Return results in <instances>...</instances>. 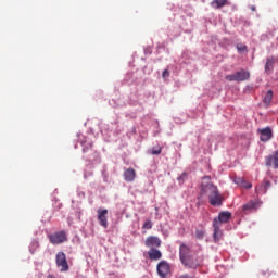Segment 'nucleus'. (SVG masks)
I'll use <instances>...</instances> for the list:
<instances>
[{
	"mask_svg": "<svg viewBox=\"0 0 278 278\" xmlns=\"http://www.w3.org/2000/svg\"><path fill=\"white\" fill-rule=\"evenodd\" d=\"M190 256V247H188L186 243H181L179 247L180 262H186V258Z\"/></svg>",
	"mask_w": 278,
	"mask_h": 278,
	"instance_id": "nucleus-11",
	"label": "nucleus"
},
{
	"mask_svg": "<svg viewBox=\"0 0 278 278\" xmlns=\"http://www.w3.org/2000/svg\"><path fill=\"white\" fill-rule=\"evenodd\" d=\"M214 220H217L218 226L223 224L229 223L231 220V212L229 211H223L218 214V217H215Z\"/></svg>",
	"mask_w": 278,
	"mask_h": 278,
	"instance_id": "nucleus-7",
	"label": "nucleus"
},
{
	"mask_svg": "<svg viewBox=\"0 0 278 278\" xmlns=\"http://www.w3.org/2000/svg\"><path fill=\"white\" fill-rule=\"evenodd\" d=\"M181 264H184L186 268L195 270V268H199V266L203 264V256H187L186 261H182Z\"/></svg>",
	"mask_w": 278,
	"mask_h": 278,
	"instance_id": "nucleus-4",
	"label": "nucleus"
},
{
	"mask_svg": "<svg viewBox=\"0 0 278 278\" xmlns=\"http://www.w3.org/2000/svg\"><path fill=\"white\" fill-rule=\"evenodd\" d=\"M186 179V174H182L181 176L178 177V181H184Z\"/></svg>",
	"mask_w": 278,
	"mask_h": 278,
	"instance_id": "nucleus-28",
	"label": "nucleus"
},
{
	"mask_svg": "<svg viewBox=\"0 0 278 278\" xmlns=\"http://www.w3.org/2000/svg\"><path fill=\"white\" fill-rule=\"evenodd\" d=\"M266 166H273L275 169L278 168V150L275 152V155H269L265 159Z\"/></svg>",
	"mask_w": 278,
	"mask_h": 278,
	"instance_id": "nucleus-12",
	"label": "nucleus"
},
{
	"mask_svg": "<svg viewBox=\"0 0 278 278\" xmlns=\"http://www.w3.org/2000/svg\"><path fill=\"white\" fill-rule=\"evenodd\" d=\"M256 205L257 203H255L254 201H250L242 206V210L243 212H251V210H255Z\"/></svg>",
	"mask_w": 278,
	"mask_h": 278,
	"instance_id": "nucleus-20",
	"label": "nucleus"
},
{
	"mask_svg": "<svg viewBox=\"0 0 278 278\" xmlns=\"http://www.w3.org/2000/svg\"><path fill=\"white\" fill-rule=\"evenodd\" d=\"M277 63V59L275 56H268L265 62V73L266 75H270L273 71H275V64Z\"/></svg>",
	"mask_w": 278,
	"mask_h": 278,
	"instance_id": "nucleus-10",
	"label": "nucleus"
},
{
	"mask_svg": "<svg viewBox=\"0 0 278 278\" xmlns=\"http://www.w3.org/2000/svg\"><path fill=\"white\" fill-rule=\"evenodd\" d=\"M150 260H162V252L157 249H150L148 252Z\"/></svg>",
	"mask_w": 278,
	"mask_h": 278,
	"instance_id": "nucleus-18",
	"label": "nucleus"
},
{
	"mask_svg": "<svg viewBox=\"0 0 278 278\" xmlns=\"http://www.w3.org/2000/svg\"><path fill=\"white\" fill-rule=\"evenodd\" d=\"M206 192L208 194V203L214 207H220V205H223L225 198H223V194H220L218 187L214 186L213 184H208L206 186Z\"/></svg>",
	"mask_w": 278,
	"mask_h": 278,
	"instance_id": "nucleus-1",
	"label": "nucleus"
},
{
	"mask_svg": "<svg viewBox=\"0 0 278 278\" xmlns=\"http://www.w3.org/2000/svg\"><path fill=\"white\" fill-rule=\"evenodd\" d=\"M244 178L243 177H235V184H237V186H241L243 184Z\"/></svg>",
	"mask_w": 278,
	"mask_h": 278,
	"instance_id": "nucleus-25",
	"label": "nucleus"
},
{
	"mask_svg": "<svg viewBox=\"0 0 278 278\" xmlns=\"http://www.w3.org/2000/svg\"><path fill=\"white\" fill-rule=\"evenodd\" d=\"M251 77V74L248 71L241 70L235 74L226 75L225 79L227 81H247Z\"/></svg>",
	"mask_w": 278,
	"mask_h": 278,
	"instance_id": "nucleus-3",
	"label": "nucleus"
},
{
	"mask_svg": "<svg viewBox=\"0 0 278 278\" xmlns=\"http://www.w3.org/2000/svg\"><path fill=\"white\" fill-rule=\"evenodd\" d=\"M162 241L157 237H148L146 239V247H161Z\"/></svg>",
	"mask_w": 278,
	"mask_h": 278,
	"instance_id": "nucleus-15",
	"label": "nucleus"
},
{
	"mask_svg": "<svg viewBox=\"0 0 278 278\" xmlns=\"http://www.w3.org/2000/svg\"><path fill=\"white\" fill-rule=\"evenodd\" d=\"M213 229H214L213 238L215 242H218L220 240V237L223 236V232L220 231V226L218 225V219L213 220Z\"/></svg>",
	"mask_w": 278,
	"mask_h": 278,
	"instance_id": "nucleus-14",
	"label": "nucleus"
},
{
	"mask_svg": "<svg viewBox=\"0 0 278 278\" xmlns=\"http://www.w3.org/2000/svg\"><path fill=\"white\" fill-rule=\"evenodd\" d=\"M270 186L273 185L270 184L269 180H263L262 185L256 187V194H266L270 189Z\"/></svg>",
	"mask_w": 278,
	"mask_h": 278,
	"instance_id": "nucleus-13",
	"label": "nucleus"
},
{
	"mask_svg": "<svg viewBox=\"0 0 278 278\" xmlns=\"http://www.w3.org/2000/svg\"><path fill=\"white\" fill-rule=\"evenodd\" d=\"M143 229H152L153 228V222L151 219H147L142 226Z\"/></svg>",
	"mask_w": 278,
	"mask_h": 278,
	"instance_id": "nucleus-23",
	"label": "nucleus"
},
{
	"mask_svg": "<svg viewBox=\"0 0 278 278\" xmlns=\"http://www.w3.org/2000/svg\"><path fill=\"white\" fill-rule=\"evenodd\" d=\"M237 49H238V51H245L247 50V46H243V45L237 46Z\"/></svg>",
	"mask_w": 278,
	"mask_h": 278,
	"instance_id": "nucleus-27",
	"label": "nucleus"
},
{
	"mask_svg": "<svg viewBox=\"0 0 278 278\" xmlns=\"http://www.w3.org/2000/svg\"><path fill=\"white\" fill-rule=\"evenodd\" d=\"M163 79H168V77H170V72H168V70H165L162 74Z\"/></svg>",
	"mask_w": 278,
	"mask_h": 278,
	"instance_id": "nucleus-26",
	"label": "nucleus"
},
{
	"mask_svg": "<svg viewBox=\"0 0 278 278\" xmlns=\"http://www.w3.org/2000/svg\"><path fill=\"white\" fill-rule=\"evenodd\" d=\"M241 188H245V190H250V188H253V185L249 181L243 180V182H241Z\"/></svg>",
	"mask_w": 278,
	"mask_h": 278,
	"instance_id": "nucleus-24",
	"label": "nucleus"
},
{
	"mask_svg": "<svg viewBox=\"0 0 278 278\" xmlns=\"http://www.w3.org/2000/svg\"><path fill=\"white\" fill-rule=\"evenodd\" d=\"M227 3H229V0H213L211 2V7L214 10H220V8H225V5H227Z\"/></svg>",
	"mask_w": 278,
	"mask_h": 278,
	"instance_id": "nucleus-17",
	"label": "nucleus"
},
{
	"mask_svg": "<svg viewBox=\"0 0 278 278\" xmlns=\"http://www.w3.org/2000/svg\"><path fill=\"white\" fill-rule=\"evenodd\" d=\"M156 270L160 277L165 278L170 273V265L166 261H161L157 264Z\"/></svg>",
	"mask_w": 278,
	"mask_h": 278,
	"instance_id": "nucleus-6",
	"label": "nucleus"
},
{
	"mask_svg": "<svg viewBox=\"0 0 278 278\" xmlns=\"http://www.w3.org/2000/svg\"><path fill=\"white\" fill-rule=\"evenodd\" d=\"M47 278H55L53 275H48Z\"/></svg>",
	"mask_w": 278,
	"mask_h": 278,
	"instance_id": "nucleus-31",
	"label": "nucleus"
},
{
	"mask_svg": "<svg viewBox=\"0 0 278 278\" xmlns=\"http://www.w3.org/2000/svg\"><path fill=\"white\" fill-rule=\"evenodd\" d=\"M195 238H197V240H203V238H205V229H203V228L197 229Z\"/></svg>",
	"mask_w": 278,
	"mask_h": 278,
	"instance_id": "nucleus-21",
	"label": "nucleus"
},
{
	"mask_svg": "<svg viewBox=\"0 0 278 278\" xmlns=\"http://www.w3.org/2000/svg\"><path fill=\"white\" fill-rule=\"evenodd\" d=\"M88 151V148H83V152L86 153Z\"/></svg>",
	"mask_w": 278,
	"mask_h": 278,
	"instance_id": "nucleus-30",
	"label": "nucleus"
},
{
	"mask_svg": "<svg viewBox=\"0 0 278 278\" xmlns=\"http://www.w3.org/2000/svg\"><path fill=\"white\" fill-rule=\"evenodd\" d=\"M271 102H273V90H268L263 98V103H265V105H270Z\"/></svg>",
	"mask_w": 278,
	"mask_h": 278,
	"instance_id": "nucleus-19",
	"label": "nucleus"
},
{
	"mask_svg": "<svg viewBox=\"0 0 278 278\" xmlns=\"http://www.w3.org/2000/svg\"><path fill=\"white\" fill-rule=\"evenodd\" d=\"M251 10H252V12H255V10H256V9H255V5H252V7H251Z\"/></svg>",
	"mask_w": 278,
	"mask_h": 278,
	"instance_id": "nucleus-29",
	"label": "nucleus"
},
{
	"mask_svg": "<svg viewBox=\"0 0 278 278\" xmlns=\"http://www.w3.org/2000/svg\"><path fill=\"white\" fill-rule=\"evenodd\" d=\"M261 142H268L273 138V129L270 127L258 129Z\"/></svg>",
	"mask_w": 278,
	"mask_h": 278,
	"instance_id": "nucleus-8",
	"label": "nucleus"
},
{
	"mask_svg": "<svg viewBox=\"0 0 278 278\" xmlns=\"http://www.w3.org/2000/svg\"><path fill=\"white\" fill-rule=\"evenodd\" d=\"M125 181L131 182L136 179V170L134 168H127L124 172Z\"/></svg>",
	"mask_w": 278,
	"mask_h": 278,
	"instance_id": "nucleus-16",
	"label": "nucleus"
},
{
	"mask_svg": "<svg viewBox=\"0 0 278 278\" xmlns=\"http://www.w3.org/2000/svg\"><path fill=\"white\" fill-rule=\"evenodd\" d=\"M88 148H89V149H92V143H88Z\"/></svg>",
	"mask_w": 278,
	"mask_h": 278,
	"instance_id": "nucleus-32",
	"label": "nucleus"
},
{
	"mask_svg": "<svg viewBox=\"0 0 278 278\" xmlns=\"http://www.w3.org/2000/svg\"><path fill=\"white\" fill-rule=\"evenodd\" d=\"M151 155H160L162 153V147L152 148L150 150Z\"/></svg>",
	"mask_w": 278,
	"mask_h": 278,
	"instance_id": "nucleus-22",
	"label": "nucleus"
},
{
	"mask_svg": "<svg viewBox=\"0 0 278 278\" xmlns=\"http://www.w3.org/2000/svg\"><path fill=\"white\" fill-rule=\"evenodd\" d=\"M48 240L50 244H64V242H68V236L66 235V231L60 230L48 235Z\"/></svg>",
	"mask_w": 278,
	"mask_h": 278,
	"instance_id": "nucleus-2",
	"label": "nucleus"
},
{
	"mask_svg": "<svg viewBox=\"0 0 278 278\" xmlns=\"http://www.w3.org/2000/svg\"><path fill=\"white\" fill-rule=\"evenodd\" d=\"M98 220L104 229H108V210L98 208Z\"/></svg>",
	"mask_w": 278,
	"mask_h": 278,
	"instance_id": "nucleus-9",
	"label": "nucleus"
},
{
	"mask_svg": "<svg viewBox=\"0 0 278 278\" xmlns=\"http://www.w3.org/2000/svg\"><path fill=\"white\" fill-rule=\"evenodd\" d=\"M205 179H210V176H205Z\"/></svg>",
	"mask_w": 278,
	"mask_h": 278,
	"instance_id": "nucleus-33",
	"label": "nucleus"
},
{
	"mask_svg": "<svg viewBox=\"0 0 278 278\" xmlns=\"http://www.w3.org/2000/svg\"><path fill=\"white\" fill-rule=\"evenodd\" d=\"M56 266L60 268L61 273H68V261L66 260V254L64 252L56 253Z\"/></svg>",
	"mask_w": 278,
	"mask_h": 278,
	"instance_id": "nucleus-5",
	"label": "nucleus"
}]
</instances>
